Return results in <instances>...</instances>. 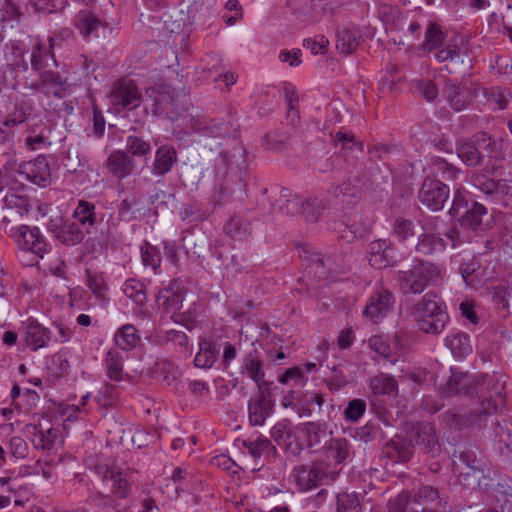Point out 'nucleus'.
I'll list each match as a JSON object with an SVG mask.
<instances>
[{
    "mask_svg": "<svg viewBox=\"0 0 512 512\" xmlns=\"http://www.w3.org/2000/svg\"><path fill=\"white\" fill-rule=\"evenodd\" d=\"M216 168L218 186L213 194L216 204L225 203L246 191L249 179L247 151L236 138L220 152Z\"/></svg>",
    "mask_w": 512,
    "mask_h": 512,
    "instance_id": "obj_1",
    "label": "nucleus"
},
{
    "mask_svg": "<svg viewBox=\"0 0 512 512\" xmlns=\"http://www.w3.org/2000/svg\"><path fill=\"white\" fill-rule=\"evenodd\" d=\"M415 444L434 457L441 452L435 427L429 422H417L411 424L405 435H396L386 443V457L393 458L395 462H407L413 454Z\"/></svg>",
    "mask_w": 512,
    "mask_h": 512,
    "instance_id": "obj_2",
    "label": "nucleus"
},
{
    "mask_svg": "<svg viewBox=\"0 0 512 512\" xmlns=\"http://www.w3.org/2000/svg\"><path fill=\"white\" fill-rule=\"evenodd\" d=\"M41 64L38 60L30 58L32 74L29 78H22L20 90L31 93H39L46 97L63 99L71 92V84L68 78L55 69L58 68V62Z\"/></svg>",
    "mask_w": 512,
    "mask_h": 512,
    "instance_id": "obj_3",
    "label": "nucleus"
},
{
    "mask_svg": "<svg viewBox=\"0 0 512 512\" xmlns=\"http://www.w3.org/2000/svg\"><path fill=\"white\" fill-rule=\"evenodd\" d=\"M447 35L441 30L440 26L434 22H430L425 32V41L423 42V50H436L435 57L440 62H448L446 69L449 73L463 71L464 73L472 68L471 59L467 51L461 50L451 41L446 45Z\"/></svg>",
    "mask_w": 512,
    "mask_h": 512,
    "instance_id": "obj_4",
    "label": "nucleus"
},
{
    "mask_svg": "<svg viewBox=\"0 0 512 512\" xmlns=\"http://www.w3.org/2000/svg\"><path fill=\"white\" fill-rule=\"evenodd\" d=\"M505 376L501 373L480 374L474 376L473 391L479 401L476 416L479 420L486 421L505 402Z\"/></svg>",
    "mask_w": 512,
    "mask_h": 512,
    "instance_id": "obj_5",
    "label": "nucleus"
},
{
    "mask_svg": "<svg viewBox=\"0 0 512 512\" xmlns=\"http://www.w3.org/2000/svg\"><path fill=\"white\" fill-rule=\"evenodd\" d=\"M412 316L419 330L426 334H440L449 321L443 301L434 292L426 293L413 307Z\"/></svg>",
    "mask_w": 512,
    "mask_h": 512,
    "instance_id": "obj_6",
    "label": "nucleus"
},
{
    "mask_svg": "<svg viewBox=\"0 0 512 512\" xmlns=\"http://www.w3.org/2000/svg\"><path fill=\"white\" fill-rule=\"evenodd\" d=\"M291 476L299 491H310L322 485H330L339 477V472L318 457L309 464L294 467Z\"/></svg>",
    "mask_w": 512,
    "mask_h": 512,
    "instance_id": "obj_7",
    "label": "nucleus"
},
{
    "mask_svg": "<svg viewBox=\"0 0 512 512\" xmlns=\"http://www.w3.org/2000/svg\"><path fill=\"white\" fill-rule=\"evenodd\" d=\"M440 276V269L430 262H420L407 271L397 273V285L400 291L407 294H420L425 288L437 281Z\"/></svg>",
    "mask_w": 512,
    "mask_h": 512,
    "instance_id": "obj_8",
    "label": "nucleus"
},
{
    "mask_svg": "<svg viewBox=\"0 0 512 512\" xmlns=\"http://www.w3.org/2000/svg\"><path fill=\"white\" fill-rule=\"evenodd\" d=\"M109 101L118 112L133 111L141 106L143 95L133 80L121 78L113 84Z\"/></svg>",
    "mask_w": 512,
    "mask_h": 512,
    "instance_id": "obj_9",
    "label": "nucleus"
},
{
    "mask_svg": "<svg viewBox=\"0 0 512 512\" xmlns=\"http://www.w3.org/2000/svg\"><path fill=\"white\" fill-rule=\"evenodd\" d=\"M8 235L21 249L30 251L40 258L50 251V244L37 226H12Z\"/></svg>",
    "mask_w": 512,
    "mask_h": 512,
    "instance_id": "obj_10",
    "label": "nucleus"
},
{
    "mask_svg": "<svg viewBox=\"0 0 512 512\" xmlns=\"http://www.w3.org/2000/svg\"><path fill=\"white\" fill-rule=\"evenodd\" d=\"M146 102L143 107V115L150 111L152 115L174 120L178 116V110L174 104V98L168 87L159 85L146 90Z\"/></svg>",
    "mask_w": 512,
    "mask_h": 512,
    "instance_id": "obj_11",
    "label": "nucleus"
},
{
    "mask_svg": "<svg viewBox=\"0 0 512 512\" xmlns=\"http://www.w3.org/2000/svg\"><path fill=\"white\" fill-rule=\"evenodd\" d=\"M72 38V32L65 30L53 35H49L47 39L37 35L32 38L30 58L39 61L41 64L57 62L56 51L63 49L66 42Z\"/></svg>",
    "mask_w": 512,
    "mask_h": 512,
    "instance_id": "obj_12",
    "label": "nucleus"
},
{
    "mask_svg": "<svg viewBox=\"0 0 512 512\" xmlns=\"http://www.w3.org/2000/svg\"><path fill=\"white\" fill-rule=\"evenodd\" d=\"M26 47L18 40H10L5 44L6 68L14 74L12 89L19 91L22 86V78H29L32 71L29 70L28 61L25 58Z\"/></svg>",
    "mask_w": 512,
    "mask_h": 512,
    "instance_id": "obj_13",
    "label": "nucleus"
},
{
    "mask_svg": "<svg viewBox=\"0 0 512 512\" xmlns=\"http://www.w3.org/2000/svg\"><path fill=\"white\" fill-rule=\"evenodd\" d=\"M227 118V120L224 118H193L191 128L195 133L204 137H230L232 134L237 133L239 125L231 110L227 112Z\"/></svg>",
    "mask_w": 512,
    "mask_h": 512,
    "instance_id": "obj_14",
    "label": "nucleus"
},
{
    "mask_svg": "<svg viewBox=\"0 0 512 512\" xmlns=\"http://www.w3.org/2000/svg\"><path fill=\"white\" fill-rule=\"evenodd\" d=\"M450 197V189L437 178L426 177L418 192V200L423 207L431 212H437L444 208Z\"/></svg>",
    "mask_w": 512,
    "mask_h": 512,
    "instance_id": "obj_15",
    "label": "nucleus"
},
{
    "mask_svg": "<svg viewBox=\"0 0 512 512\" xmlns=\"http://www.w3.org/2000/svg\"><path fill=\"white\" fill-rule=\"evenodd\" d=\"M352 445L344 437H332L321 446L320 459L326 461V464L334 467V471L340 473V465L345 464L351 456Z\"/></svg>",
    "mask_w": 512,
    "mask_h": 512,
    "instance_id": "obj_16",
    "label": "nucleus"
},
{
    "mask_svg": "<svg viewBox=\"0 0 512 512\" xmlns=\"http://www.w3.org/2000/svg\"><path fill=\"white\" fill-rule=\"evenodd\" d=\"M21 337L26 347L36 352L49 346L52 340V331L43 326L37 319L29 317L21 326Z\"/></svg>",
    "mask_w": 512,
    "mask_h": 512,
    "instance_id": "obj_17",
    "label": "nucleus"
},
{
    "mask_svg": "<svg viewBox=\"0 0 512 512\" xmlns=\"http://www.w3.org/2000/svg\"><path fill=\"white\" fill-rule=\"evenodd\" d=\"M24 435L28 438L36 450L50 451L54 449L60 435V430L49 423L43 425L27 424L23 429Z\"/></svg>",
    "mask_w": 512,
    "mask_h": 512,
    "instance_id": "obj_18",
    "label": "nucleus"
},
{
    "mask_svg": "<svg viewBox=\"0 0 512 512\" xmlns=\"http://www.w3.org/2000/svg\"><path fill=\"white\" fill-rule=\"evenodd\" d=\"M347 167V174L349 175V179L343 182L340 185L333 186L330 188L329 193L334 197L338 198L342 196L343 201H348V199H358L361 195V186L352 183V179L355 178L358 183H361L366 178L365 166L361 161L351 162Z\"/></svg>",
    "mask_w": 512,
    "mask_h": 512,
    "instance_id": "obj_19",
    "label": "nucleus"
},
{
    "mask_svg": "<svg viewBox=\"0 0 512 512\" xmlns=\"http://www.w3.org/2000/svg\"><path fill=\"white\" fill-rule=\"evenodd\" d=\"M268 192V189L264 190V193ZM270 194L274 197L279 196L271 205L277 208L282 214L294 215L298 213L305 214L307 212L304 201L298 195L292 194L291 190L288 188L272 186L270 188Z\"/></svg>",
    "mask_w": 512,
    "mask_h": 512,
    "instance_id": "obj_20",
    "label": "nucleus"
},
{
    "mask_svg": "<svg viewBox=\"0 0 512 512\" xmlns=\"http://www.w3.org/2000/svg\"><path fill=\"white\" fill-rule=\"evenodd\" d=\"M239 371L241 375L251 379L259 390L266 386L265 364L260 352L256 348L243 356Z\"/></svg>",
    "mask_w": 512,
    "mask_h": 512,
    "instance_id": "obj_21",
    "label": "nucleus"
},
{
    "mask_svg": "<svg viewBox=\"0 0 512 512\" xmlns=\"http://www.w3.org/2000/svg\"><path fill=\"white\" fill-rule=\"evenodd\" d=\"M273 411L274 401L265 394L264 388L258 389V393L248 401V419L252 426L264 425Z\"/></svg>",
    "mask_w": 512,
    "mask_h": 512,
    "instance_id": "obj_22",
    "label": "nucleus"
},
{
    "mask_svg": "<svg viewBox=\"0 0 512 512\" xmlns=\"http://www.w3.org/2000/svg\"><path fill=\"white\" fill-rule=\"evenodd\" d=\"M73 217L86 231L92 233L104 220V213L96 205L86 200H79L73 212Z\"/></svg>",
    "mask_w": 512,
    "mask_h": 512,
    "instance_id": "obj_23",
    "label": "nucleus"
},
{
    "mask_svg": "<svg viewBox=\"0 0 512 512\" xmlns=\"http://www.w3.org/2000/svg\"><path fill=\"white\" fill-rule=\"evenodd\" d=\"M20 174L24 175L28 181L40 187L48 186L51 181L49 162L44 155H40L36 159L21 165Z\"/></svg>",
    "mask_w": 512,
    "mask_h": 512,
    "instance_id": "obj_24",
    "label": "nucleus"
},
{
    "mask_svg": "<svg viewBox=\"0 0 512 512\" xmlns=\"http://www.w3.org/2000/svg\"><path fill=\"white\" fill-rule=\"evenodd\" d=\"M177 162L178 153L174 145L162 144L155 151L151 172L154 176L163 177L172 171Z\"/></svg>",
    "mask_w": 512,
    "mask_h": 512,
    "instance_id": "obj_25",
    "label": "nucleus"
},
{
    "mask_svg": "<svg viewBox=\"0 0 512 512\" xmlns=\"http://www.w3.org/2000/svg\"><path fill=\"white\" fill-rule=\"evenodd\" d=\"M299 257L302 264L305 266L307 276L313 275V277L319 281L327 280L328 272L326 270V260L320 253L312 251L310 248L303 247Z\"/></svg>",
    "mask_w": 512,
    "mask_h": 512,
    "instance_id": "obj_26",
    "label": "nucleus"
},
{
    "mask_svg": "<svg viewBox=\"0 0 512 512\" xmlns=\"http://www.w3.org/2000/svg\"><path fill=\"white\" fill-rule=\"evenodd\" d=\"M4 207L15 209L20 216L28 215L32 209V203L24 185L9 188L3 198Z\"/></svg>",
    "mask_w": 512,
    "mask_h": 512,
    "instance_id": "obj_27",
    "label": "nucleus"
},
{
    "mask_svg": "<svg viewBox=\"0 0 512 512\" xmlns=\"http://www.w3.org/2000/svg\"><path fill=\"white\" fill-rule=\"evenodd\" d=\"M106 163L108 171L118 179L128 177L135 168L134 160L121 150L112 152Z\"/></svg>",
    "mask_w": 512,
    "mask_h": 512,
    "instance_id": "obj_28",
    "label": "nucleus"
},
{
    "mask_svg": "<svg viewBox=\"0 0 512 512\" xmlns=\"http://www.w3.org/2000/svg\"><path fill=\"white\" fill-rule=\"evenodd\" d=\"M102 364L106 376L111 381L121 382L128 379V374L124 372V358L117 349H109L103 358Z\"/></svg>",
    "mask_w": 512,
    "mask_h": 512,
    "instance_id": "obj_29",
    "label": "nucleus"
},
{
    "mask_svg": "<svg viewBox=\"0 0 512 512\" xmlns=\"http://www.w3.org/2000/svg\"><path fill=\"white\" fill-rule=\"evenodd\" d=\"M487 215V209L484 205L472 201L469 208L465 210L458 218L460 226L467 230L478 231L484 229V217Z\"/></svg>",
    "mask_w": 512,
    "mask_h": 512,
    "instance_id": "obj_30",
    "label": "nucleus"
},
{
    "mask_svg": "<svg viewBox=\"0 0 512 512\" xmlns=\"http://www.w3.org/2000/svg\"><path fill=\"white\" fill-rule=\"evenodd\" d=\"M115 346L125 352L134 350L141 342V336L133 324H124L114 333Z\"/></svg>",
    "mask_w": 512,
    "mask_h": 512,
    "instance_id": "obj_31",
    "label": "nucleus"
},
{
    "mask_svg": "<svg viewBox=\"0 0 512 512\" xmlns=\"http://www.w3.org/2000/svg\"><path fill=\"white\" fill-rule=\"evenodd\" d=\"M301 431L303 432L307 447L310 449L319 447L332 436L333 432L328 430L325 422H307Z\"/></svg>",
    "mask_w": 512,
    "mask_h": 512,
    "instance_id": "obj_32",
    "label": "nucleus"
},
{
    "mask_svg": "<svg viewBox=\"0 0 512 512\" xmlns=\"http://www.w3.org/2000/svg\"><path fill=\"white\" fill-rule=\"evenodd\" d=\"M220 344L206 339L199 342V350L194 358V365L201 369H210L218 359L220 353Z\"/></svg>",
    "mask_w": 512,
    "mask_h": 512,
    "instance_id": "obj_33",
    "label": "nucleus"
},
{
    "mask_svg": "<svg viewBox=\"0 0 512 512\" xmlns=\"http://www.w3.org/2000/svg\"><path fill=\"white\" fill-rule=\"evenodd\" d=\"M175 283L161 288L156 294V302L159 308L167 313L179 311L184 299L182 291L174 288Z\"/></svg>",
    "mask_w": 512,
    "mask_h": 512,
    "instance_id": "obj_34",
    "label": "nucleus"
},
{
    "mask_svg": "<svg viewBox=\"0 0 512 512\" xmlns=\"http://www.w3.org/2000/svg\"><path fill=\"white\" fill-rule=\"evenodd\" d=\"M335 145H340L341 150L345 152L346 161L350 164V158L353 160L359 159V155L364 157L363 144L357 141L351 131H339L335 135Z\"/></svg>",
    "mask_w": 512,
    "mask_h": 512,
    "instance_id": "obj_35",
    "label": "nucleus"
},
{
    "mask_svg": "<svg viewBox=\"0 0 512 512\" xmlns=\"http://www.w3.org/2000/svg\"><path fill=\"white\" fill-rule=\"evenodd\" d=\"M51 227L54 236L65 245H76L84 239V231L78 222L64 221L60 226Z\"/></svg>",
    "mask_w": 512,
    "mask_h": 512,
    "instance_id": "obj_36",
    "label": "nucleus"
},
{
    "mask_svg": "<svg viewBox=\"0 0 512 512\" xmlns=\"http://www.w3.org/2000/svg\"><path fill=\"white\" fill-rule=\"evenodd\" d=\"M361 32L356 25L349 24L337 32L338 51L342 54H352L359 45Z\"/></svg>",
    "mask_w": 512,
    "mask_h": 512,
    "instance_id": "obj_37",
    "label": "nucleus"
},
{
    "mask_svg": "<svg viewBox=\"0 0 512 512\" xmlns=\"http://www.w3.org/2000/svg\"><path fill=\"white\" fill-rule=\"evenodd\" d=\"M242 447L245 448L248 454L255 460L261 458L263 455H276L277 449L272 445L271 441L262 435L257 436L255 439L249 438L241 441Z\"/></svg>",
    "mask_w": 512,
    "mask_h": 512,
    "instance_id": "obj_38",
    "label": "nucleus"
},
{
    "mask_svg": "<svg viewBox=\"0 0 512 512\" xmlns=\"http://www.w3.org/2000/svg\"><path fill=\"white\" fill-rule=\"evenodd\" d=\"M111 481V493L120 500L126 499L132 491V482L129 480L128 472L117 467L109 478Z\"/></svg>",
    "mask_w": 512,
    "mask_h": 512,
    "instance_id": "obj_39",
    "label": "nucleus"
},
{
    "mask_svg": "<svg viewBox=\"0 0 512 512\" xmlns=\"http://www.w3.org/2000/svg\"><path fill=\"white\" fill-rule=\"evenodd\" d=\"M474 377L464 373H452L447 382V392L451 395L472 396Z\"/></svg>",
    "mask_w": 512,
    "mask_h": 512,
    "instance_id": "obj_40",
    "label": "nucleus"
},
{
    "mask_svg": "<svg viewBox=\"0 0 512 512\" xmlns=\"http://www.w3.org/2000/svg\"><path fill=\"white\" fill-rule=\"evenodd\" d=\"M75 27L83 37H89L97 32L102 25L99 17L89 10L79 11L74 18Z\"/></svg>",
    "mask_w": 512,
    "mask_h": 512,
    "instance_id": "obj_41",
    "label": "nucleus"
},
{
    "mask_svg": "<svg viewBox=\"0 0 512 512\" xmlns=\"http://www.w3.org/2000/svg\"><path fill=\"white\" fill-rule=\"evenodd\" d=\"M445 241L436 234H422L416 245V251L422 256H433L445 250Z\"/></svg>",
    "mask_w": 512,
    "mask_h": 512,
    "instance_id": "obj_42",
    "label": "nucleus"
},
{
    "mask_svg": "<svg viewBox=\"0 0 512 512\" xmlns=\"http://www.w3.org/2000/svg\"><path fill=\"white\" fill-rule=\"evenodd\" d=\"M476 414H478V410L475 409L472 410L469 415L460 414L457 410L450 409L443 414V420L451 427L459 429L469 427L474 424L481 427L484 420H479V417L476 416Z\"/></svg>",
    "mask_w": 512,
    "mask_h": 512,
    "instance_id": "obj_43",
    "label": "nucleus"
},
{
    "mask_svg": "<svg viewBox=\"0 0 512 512\" xmlns=\"http://www.w3.org/2000/svg\"><path fill=\"white\" fill-rule=\"evenodd\" d=\"M456 152L458 157L468 166L476 167L482 164L474 137L471 140L459 141Z\"/></svg>",
    "mask_w": 512,
    "mask_h": 512,
    "instance_id": "obj_44",
    "label": "nucleus"
},
{
    "mask_svg": "<svg viewBox=\"0 0 512 512\" xmlns=\"http://www.w3.org/2000/svg\"><path fill=\"white\" fill-rule=\"evenodd\" d=\"M474 138L481 157V163L485 158H491L500 153L501 142L492 138L486 132H479L474 135Z\"/></svg>",
    "mask_w": 512,
    "mask_h": 512,
    "instance_id": "obj_45",
    "label": "nucleus"
},
{
    "mask_svg": "<svg viewBox=\"0 0 512 512\" xmlns=\"http://www.w3.org/2000/svg\"><path fill=\"white\" fill-rule=\"evenodd\" d=\"M384 309V288L376 289L368 300L366 308L363 312L364 316L369 318L373 323H379L383 319Z\"/></svg>",
    "mask_w": 512,
    "mask_h": 512,
    "instance_id": "obj_46",
    "label": "nucleus"
},
{
    "mask_svg": "<svg viewBox=\"0 0 512 512\" xmlns=\"http://www.w3.org/2000/svg\"><path fill=\"white\" fill-rule=\"evenodd\" d=\"M444 93L446 94L451 108L455 111H461L467 107L469 103L468 91L464 88H461L455 83L447 81L445 84Z\"/></svg>",
    "mask_w": 512,
    "mask_h": 512,
    "instance_id": "obj_47",
    "label": "nucleus"
},
{
    "mask_svg": "<svg viewBox=\"0 0 512 512\" xmlns=\"http://www.w3.org/2000/svg\"><path fill=\"white\" fill-rule=\"evenodd\" d=\"M227 236L236 241H243L250 235V224L241 216H232L224 226Z\"/></svg>",
    "mask_w": 512,
    "mask_h": 512,
    "instance_id": "obj_48",
    "label": "nucleus"
},
{
    "mask_svg": "<svg viewBox=\"0 0 512 512\" xmlns=\"http://www.w3.org/2000/svg\"><path fill=\"white\" fill-rule=\"evenodd\" d=\"M370 388L372 391L370 399L371 409L382 419L384 416V376L378 375L371 379Z\"/></svg>",
    "mask_w": 512,
    "mask_h": 512,
    "instance_id": "obj_49",
    "label": "nucleus"
},
{
    "mask_svg": "<svg viewBox=\"0 0 512 512\" xmlns=\"http://www.w3.org/2000/svg\"><path fill=\"white\" fill-rule=\"evenodd\" d=\"M122 291L126 297L137 305L143 306L147 301L146 287L140 280L129 278L124 282Z\"/></svg>",
    "mask_w": 512,
    "mask_h": 512,
    "instance_id": "obj_50",
    "label": "nucleus"
},
{
    "mask_svg": "<svg viewBox=\"0 0 512 512\" xmlns=\"http://www.w3.org/2000/svg\"><path fill=\"white\" fill-rule=\"evenodd\" d=\"M432 172L446 181H454L461 173L460 169L449 163L446 159L436 157L431 163Z\"/></svg>",
    "mask_w": 512,
    "mask_h": 512,
    "instance_id": "obj_51",
    "label": "nucleus"
},
{
    "mask_svg": "<svg viewBox=\"0 0 512 512\" xmlns=\"http://www.w3.org/2000/svg\"><path fill=\"white\" fill-rule=\"evenodd\" d=\"M86 273V285L91 290L92 294L101 301H107L108 286L105 282L104 275L102 273H95L89 270H86Z\"/></svg>",
    "mask_w": 512,
    "mask_h": 512,
    "instance_id": "obj_52",
    "label": "nucleus"
},
{
    "mask_svg": "<svg viewBox=\"0 0 512 512\" xmlns=\"http://www.w3.org/2000/svg\"><path fill=\"white\" fill-rule=\"evenodd\" d=\"M446 344L454 355L463 357L472 352L469 337L464 333H455L446 337Z\"/></svg>",
    "mask_w": 512,
    "mask_h": 512,
    "instance_id": "obj_53",
    "label": "nucleus"
},
{
    "mask_svg": "<svg viewBox=\"0 0 512 512\" xmlns=\"http://www.w3.org/2000/svg\"><path fill=\"white\" fill-rule=\"evenodd\" d=\"M494 496L498 501H503V507L512 512V479L504 478L493 486Z\"/></svg>",
    "mask_w": 512,
    "mask_h": 512,
    "instance_id": "obj_54",
    "label": "nucleus"
},
{
    "mask_svg": "<svg viewBox=\"0 0 512 512\" xmlns=\"http://www.w3.org/2000/svg\"><path fill=\"white\" fill-rule=\"evenodd\" d=\"M141 259L145 267H150L155 274L158 273L161 266V256L156 246L145 242V244L141 246Z\"/></svg>",
    "mask_w": 512,
    "mask_h": 512,
    "instance_id": "obj_55",
    "label": "nucleus"
},
{
    "mask_svg": "<svg viewBox=\"0 0 512 512\" xmlns=\"http://www.w3.org/2000/svg\"><path fill=\"white\" fill-rule=\"evenodd\" d=\"M118 400L119 389L109 382L103 384L96 395V401L101 407H112L116 405Z\"/></svg>",
    "mask_w": 512,
    "mask_h": 512,
    "instance_id": "obj_56",
    "label": "nucleus"
},
{
    "mask_svg": "<svg viewBox=\"0 0 512 512\" xmlns=\"http://www.w3.org/2000/svg\"><path fill=\"white\" fill-rule=\"evenodd\" d=\"M494 440L503 443L512 452V423L506 419L494 423Z\"/></svg>",
    "mask_w": 512,
    "mask_h": 512,
    "instance_id": "obj_57",
    "label": "nucleus"
},
{
    "mask_svg": "<svg viewBox=\"0 0 512 512\" xmlns=\"http://www.w3.org/2000/svg\"><path fill=\"white\" fill-rule=\"evenodd\" d=\"M362 505L356 493L343 492L337 495V512H361Z\"/></svg>",
    "mask_w": 512,
    "mask_h": 512,
    "instance_id": "obj_58",
    "label": "nucleus"
},
{
    "mask_svg": "<svg viewBox=\"0 0 512 512\" xmlns=\"http://www.w3.org/2000/svg\"><path fill=\"white\" fill-rule=\"evenodd\" d=\"M291 422L282 420L277 422L271 429V438L280 446H288L291 443Z\"/></svg>",
    "mask_w": 512,
    "mask_h": 512,
    "instance_id": "obj_59",
    "label": "nucleus"
},
{
    "mask_svg": "<svg viewBox=\"0 0 512 512\" xmlns=\"http://www.w3.org/2000/svg\"><path fill=\"white\" fill-rule=\"evenodd\" d=\"M10 456L14 461L28 458L30 448L26 440L20 436H13L8 441Z\"/></svg>",
    "mask_w": 512,
    "mask_h": 512,
    "instance_id": "obj_60",
    "label": "nucleus"
},
{
    "mask_svg": "<svg viewBox=\"0 0 512 512\" xmlns=\"http://www.w3.org/2000/svg\"><path fill=\"white\" fill-rule=\"evenodd\" d=\"M126 147L128 152L138 157L146 156L151 152L150 143L135 135H130L127 137Z\"/></svg>",
    "mask_w": 512,
    "mask_h": 512,
    "instance_id": "obj_61",
    "label": "nucleus"
},
{
    "mask_svg": "<svg viewBox=\"0 0 512 512\" xmlns=\"http://www.w3.org/2000/svg\"><path fill=\"white\" fill-rule=\"evenodd\" d=\"M368 261L370 265L381 270L384 267V248L382 240H375L368 246Z\"/></svg>",
    "mask_w": 512,
    "mask_h": 512,
    "instance_id": "obj_62",
    "label": "nucleus"
},
{
    "mask_svg": "<svg viewBox=\"0 0 512 512\" xmlns=\"http://www.w3.org/2000/svg\"><path fill=\"white\" fill-rule=\"evenodd\" d=\"M392 234L395 235L400 241H404L409 237L414 236L413 222L403 217L396 218L393 224Z\"/></svg>",
    "mask_w": 512,
    "mask_h": 512,
    "instance_id": "obj_63",
    "label": "nucleus"
},
{
    "mask_svg": "<svg viewBox=\"0 0 512 512\" xmlns=\"http://www.w3.org/2000/svg\"><path fill=\"white\" fill-rule=\"evenodd\" d=\"M366 411V402L362 399L356 398L348 402L344 410V417L349 422H357Z\"/></svg>",
    "mask_w": 512,
    "mask_h": 512,
    "instance_id": "obj_64",
    "label": "nucleus"
}]
</instances>
